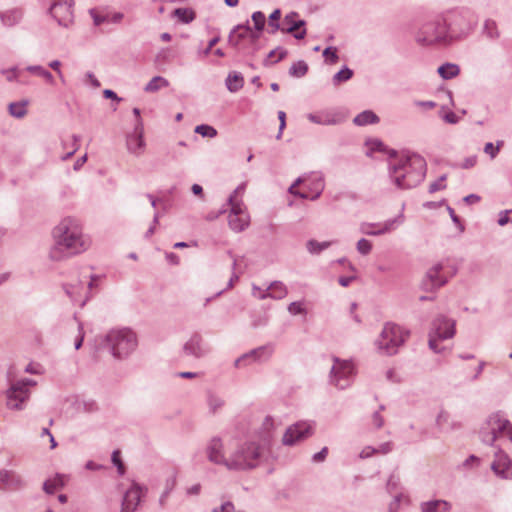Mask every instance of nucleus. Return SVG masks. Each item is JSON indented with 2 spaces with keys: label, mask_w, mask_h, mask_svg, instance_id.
<instances>
[{
  "label": "nucleus",
  "mask_w": 512,
  "mask_h": 512,
  "mask_svg": "<svg viewBox=\"0 0 512 512\" xmlns=\"http://www.w3.org/2000/svg\"><path fill=\"white\" fill-rule=\"evenodd\" d=\"M265 353H266V349L263 347L254 349V350L250 351L249 353H246V354L242 355L241 357H239L235 361V366L238 368L245 367L253 362H256L258 359L263 357Z\"/></svg>",
  "instance_id": "25"
},
{
  "label": "nucleus",
  "mask_w": 512,
  "mask_h": 512,
  "mask_svg": "<svg viewBox=\"0 0 512 512\" xmlns=\"http://www.w3.org/2000/svg\"><path fill=\"white\" fill-rule=\"evenodd\" d=\"M392 450V444L390 442L383 443L378 447L366 446L362 449L359 457L366 459L375 455H385Z\"/></svg>",
  "instance_id": "26"
},
{
  "label": "nucleus",
  "mask_w": 512,
  "mask_h": 512,
  "mask_svg": "<svg viewBox=\"0 0 512 512\" xmlns=\"http://www.w3.org/2000/svg\"><path fill=\"white\" fill-rule=\"evenodd\" d=\"M50 13L60 25L67 27L73 22L72 4L68 1H55L50 8Z\"/></svg>",
  "instance_id": "14"
},
{
  "label": "nucleus",
  "mask_w": 512,
  "mask_h": 512,
  "mask_svg": "<svg viewBox=\"0 0 512 512\" xmlns=\"http://www.w3.org/2000/svg\"><path fill=\"white\" fill-rule=\"evenodd\" d=\"M501 145L502 142H498L497 146H494L493 143H486L484 147V152L489 154L491 158H494L498 151L500 150Z\"/></svg>",
  "instance_id": "47"
},
{
  "label": "nucleus",
  "mask_w": 512,
  "mask_h": 512,
  "mask_svg": "<svg viewBox=\"0 0 512 512\" xmlns=\"http://www.w3.org/2000/svg\"><path fill=\"white\" fill-rule=\"evenodd\" d=\"M286 54V50L282 48L272 50L265 59V65L277 63L278 61L282 60L286 56Z\"/></svg>",
  "instance_id": "35"
},
{
  "label": "nucleus",
  "mask_w": 512,
  "mask_h": 512,
  "mask_svg": "<svg viewBox=\"0 0 512 512\" xmlns=\"http://www.w3.org/2000/svg\"><path fill=\"white\" fill-rule=\"evenodd\" d=\"M142 496V490L139 486L133 485L124 496L122 510L123 512H133Z\"/></svg>",
  "instance_id": "22"
},
{
  "label": "nucleus",
  "mask_w": 512,
  "mask_h": 512,
  "mask_svg": "<svg viewBox=\"0 0 512 512\" xmlns=\"http://www.w3.org/2000/svg\"><path fill=\"white\" fill-rule=\"evenodd\" d=\"M324 187L320 178H299L291 187L290 193L298 195L303 199H316Z\"/></svg>",
  "instance_id": "8"
},
{
  "label": "nucleus",
  "mask_w": 512,
  "mask_h": 512,
  "mask_svg": "<svg viewBox=\"0 0 512 512\" xmlns=\"http://www.w3.org/2000/svg\"><path fill=\"white\" fill-rule=\"evenodd\" d=\"M418 105L426 108V109H432L436 106V104L432 101H427V102H419Z\"/></svg>",
  "instance_id": "64"
},
{
  "label": "nucleus",
  "mask_w": 512,
  "mask_h": 512,
  "mask_svg": "<svg viewBox=\"0 0 512 512\" xmlns=\"http://www.w3.org/2000/svg\"><path fill=\"white\" fill-rule=\"evenodd\" d=\"M112 462L115 466H117L119 474H124L125 467L120 457V451L115 450L112 454Z\"/></svg>",
  "instance_id": "45"
},
{
  "label": "nucleus",
  "mask_w": 512,
  "mask_h": 512,
  "mask_svg": "<svg viewBox=\"0 0 512 512\" xmlns=\"http://www.w3.org/2000/svg\"><path fill=\"white\" fill-rule=\"evenodd\" d=\"M491 468L498 476L506 479L512 478V461L503 452H498L495 455Z\"/></svg>",
  "instance_id": "18"
},
{
  "label": "nucleus",
  "mask_w": 512,
  "mask_h": 512,
  "mask_svg": "<svg viewBox=\"0 0 512 512\" xmlns=\"http://www.w3.org/2000/svg\"><path fill=\"white\" fill-rule=\"evenodd\" d=\"M211 462L225 465L228 468L245 469L257 465L261 448L254 442L239 446L234 441L223 443L220 439L211 440L207 448Z\"/></svg>",
  "instance_id": "1"
},
{
  "label": "nucleus",
  "mask_w": 512,
  "mask_h": 512,
  "mask_svg": "<svg viewBox=\"0 0 512 512\" xmlns=\"http://www.w3.org/2000/svg\"><path fill=\"white\" fill-rule=\"evenodd\" d=\"M445 180H446V176H442L436 182L432 183L430 185V191L431 192H435V191H438V190H441V189L445 188V183H444Z\"/></svg>",
  "instance_id": "49"
},
{
  "label": "nucleus",
  "mask_w": 512,
  "mask_h": 512,
  "mask_svg": "<svg viewBox=\"0 0 512 512\" xmlns=\"http://www.w3.org/2000/svg\"><path fill=\"white\" fill-rule=\"evenodd\" d=\"M29 70H31V71L35 72L36 74H38L39 76L43 77L49 83L54 82L51 73L41 67H31V68H29Z\"/></svg>",
  "instance_id": "46"
},
{
  "label": "nucleus",
  "mask_w": 512,
  "mask_h": 512,
  "mask_svg": "<svg viewBox=\"0 0 512 512\" xmlns=\"http://www.w3.org/2000/svg\"><path fill=\"white\" fill-rule=\"evenodd\" d=\"M327 453H328V449L326 447L323 448L319 453H316L314 455V457H313L314 461H316V462L323 461L325 459Z\"/></svg>",
  "instance_id": "57"
},
{
  "label": "nucleus",
  "mask_w": 512,
  "mask_h": 512,
  "mask_svg": "<svg viewBox=\"0 0 512 512\" xmlns=\"http://www.w3.org/2000/svg\"><path fill=\"white\" fill-rule=\"evenodd\" d=\"M54 238L59 249L66 250L69 255L78 254L87 250L90 240L80 225L72 219H64L55 229Z\"/></svg>",
  "instance_id": "2"
},
{
  "label": "nucleus",
  "mask_w": 512,
  "mask_h": 512,
  "mask_svg": "<svg viewBox=\"0 0 512 512\" xmlns=\"http://www.w3.org/2000/svg\"><path fill=\"white\" fill-rule=\"evenodd\" d=\"M366 147L369 152H373V151H381L383 145L380 141L374 139V140H368L366 142Z\"/></svg>",
  "instance_id": "48"
},
{
  "label": "nucleus",
  "mask_w": 512,
  "mask_h": 512,
  "mask_svg": "<svg viewBox=\"0 0 512 512\" xmlns=\"http://www.w3.org/2000/svg\"><path fill=\"white\" fill-rule=\"evenodd\" d=\"M68 481V476L57 474L44 482L43 489L47 494H53L62 489Z\"/></svg>",
  "instance_id": "24"
},
{
  "label": "nucleus",
  "mask_w": 512,
  "mask_h": 512,
  "mask_svg": "<svg viewBox=\"0 0 512 512\" xmlns=\"http://www.w3.org/2000/svg\"><path fill=\"white\" fill-rule=\"evenodd\" d=\"M22 484V480L20 476L14 474L13 472L2 470L0 471V489H16L20 487Z\"/></svg>",
  "instance_id": "23"
},
{
  "label": "nucleus",
  "mask_w": 512,
  "mask_h": 512,
  "mask_svg": "<svg viewBox=\"0 0 512 512\" xmlns=\"http://www.w3.org/2000/svg\"><path fill=\"white\" fill-rule=\"evenodd\" d=\"M288 310L291 314L297 315L303 312L302 303L300 302H293L289 305Z\"/></svg>",
  "instance_id": "51"
},
{
  "label": "nucleus",
  "mask_w": 512,
  "mask_h": 512,
  "mask_svg": "<svg viewBox=\"0 0 512 512\" xmlns=\"http://www.w3.org/2000/svg\"><path fill=\"white\" fill-rule=\"evenodd\" d=\"M442 118L447 122V123H450V124H455L459 121V118L458 116L453 113V112H445L443 115H442Z\"/></svg>",
  "instance_id": "52"
},
{
  "label": "nucleus",
  "mask_w": 512,
  "mask_h": 512,
  "mask_svg": "<svg viewBox=\"0 0 512 512\" xmlns=\"http://www.w3.org/2000/svg\"><path fill=\"white\" fill-rule=\"evenodd\" d=\"M34 385L31 381H19L14 383L7 392V405L11 409H19L20 405L28 399L27 387Z\"/></svg>",
  "instance_id": "12"
},
{
  "label": "nucleus",
  "mask_w": 512,
  "mask_h": 512,
  "mask_svg": "<svg viewBox=\"0 0 512 512\" xmlns=\"http://www.w3.org/2000/svg\"><path fill=\"white\" fill-rule=\"evenodd\" d=\"M143 134V122L142 120H138L134 128V133L127 138V148L131 153L135 155H140L144 151L145 141L143 138Z\"/></svg>",
  "instance_id": "17"
},
{
  "label": "nucleus",
  "mask_w": 512,
  "mask_h": 512,
  "mask_svg": "<svg viewBox=\"0 0 512 512\" xmlns=\"http://www.w3.org/2000/svg\"><path fill=\"white\" fill-rule=\"evenodd\" d=\"M278 118H279V121H280V127H279V130H280V133L283 131V129L285 128L286 126V114L284 111H279L278 112Z\"/></svg>",
  "instance_id": "56"
},
{
  "label": "nucleus",
  "mask_w": 512,
  "mask_h": 512,
  "mask_svg": "<svg viewBox=\"0 0 512 512\" xmlns=\"http://www.w3.org/2000/svg\"><path fill=\"white\" fill-rule=\"evenodd\" d=\"M267 293H264L261 289L257 287H253V296L259 299H264L266 297H271L274 299H282L286 296L287 290L286 287L281 282L272 283L267 289Z\"/></svg>",
  "instance_id": "21"
},
{
  "label": "nucleus",
  "mask_w": 512,
  "mask_h": 512,
  "mask_svg": "<svg viewBox=\"0 0 512 512\" xmlns=\"http://www.w3.org/2000/svg\"><path fill=\"white\" fill-rule=\"evenodd\" d=\"M21 18H22L21 10L12 9V10L7 11L2 16V21L5 25L11 26V25L17 23L18 21H20Z\"/></svg>",
  "instance_id": "33"
},
{
  "label": "nucleus",
  "mask_w": 512,
  "mask_h": 512,
  "mask_svg": "<svg viewBox=\"0 0 512 512\" xmlns=\"http://www.w3.org/2000/svg\"><path fill=\"white\" fill-rule=\"evenodd\" d=\"M5 74L8 81H12L17 76V72L14 69L5 71Z\"/></svg>",
  "instance_id": "63"
},
{
  "label": "nucleus",
  "mask_w": 512,
  "mask_h": 512,
  "mask_svg": "<svg viewBox=\"0 0 512 512\" xmlns=\"http://www.w3.org/2000/svg\"><path fill=\"white\" fill-rule=\"evenodd\" d=\"M510 221H512V210L506 211L505 213L501 214L498 220V224L500 226H504Z\"/></svg>",
  "instance_id": "50"
},
{
  "label": "nucleus",
  "mask_w": 512,
  "mask_h": 512,
  "mask_svg": "<svg viewBox=\"0 0 512 512\" xmlns=\"http://www.w3.org/2000/svg\"><path fill=\"white\" fill-rule=\"evenodd\" d=\"M191 190L194 195L199 196V197L203 196V188L200 185H198V184L192 185Z\"/></svg>",
  "instance_id": "60"
},
{
  "label": "nucleus",
  "mask_w": 512,
  "mask_h": 512,
  "mask_svg": "<svg viewBox=\"0 0 512 512\" xmlns=\"http://www.w3.org/2000/svg\"><path fill=\"white\" fill-rule=\"evenodd\" d=\"M456 273L455 267L448 261H441L432 265L426 274V285L430 289L443 286L449 278Z\"/></svg>",
  "instance_id": "7"
},
{
  "label": "nucleus",
  "mask_w": 512,
  "mask_h": 512,
  "mask_svg": "<svg viewBox=\"0 0 512 512\" xmlns=\"http://www.w3.org/2000/svg\"><path fill=\"white\" fill-rule=\"evenodd\" d=\"M60 66H61V63H60L59 61H57V60L52 61V62L50 63V67H51L53 70H55V71L58 73V75H59L60 79H61L62 81H64L63 74H62V72H61V70H60Z\"/></svg>",
  "instance_id": "55"
},
{
  "label": "nucleus",
  "mask_w": 512,
  "mask_h": 512,
  "mask_svg": "<svg viewBox=\"0 0 512 512\" xmlns=\"http://www.w3.org/2000/svg\"><path fill=\"white\" fill-rule=\"evenodd\" d=\"M423 512H448L450 504L446 501L435 500L423 504Z\"/></svg>",
  "instance_id": "29"
},
{
  "label": "nucleus",
  "mask_w": 512,
  "mask_h": 512,
  "mask_svg": "<svg viewBox=\"0 0 512 512\" xmlns=\"http://www.w3.org/2000/svg\"><path fill=\"white\" fill-rule=\"evenodd\" d=\"M355 375V365L350 360L333 358V365L330 371V382L338 388H345L349 385L350 379Z\"/></svg>",
  "instance_id": "6"
},
{
  "label": "nucleus",
  "mask_w": 512,
  "mask_h": 512,
  "mask_svg": "<svg viewBox=\"0 0 512 512\" xmlns=\"http://www.w3.org/2000/svg\"><path fill=\"white\" fill-rule=\"evenodd\" d=\"M308 71V65L304 61L294 63L290 68V74L294 77H302Z\"/></svg>",
  "instance_id": "36"
},
{
  "label": "nucleus",
  "mask_w": 512,
  "mask_h": 512,
  "mask_svg": "<svg viewBox=\"0 0 512 512\" xmlns=\"http://www.w3.org/2000/svg\"><path fill=\"white\" fill-rule=\"evenodd\" d=\"M95 279L91 278L84 282L77 281L76 283H70L66 291L68 295L76 302H80L82 305L88 298V291L91 289Z\"/></svg>",
  "instance_id": "16"
},
{
  "label": "nucleus",
  "mask_w": 512,
  "mask_h": 512,
  "mask_svg": "<svg viewBox=\"0 0 512 512\" xmlns=\"http://www.w3.org/2000/svg\"><path fill=\"white\" fill-rule=\"evenodd\" d=\"M11 115L15 117H23L26 114V103L17 102L9 105Z\"/></svg>",
  "instance_id": "39"
},
{
  "label": "nucleus",
  "mask_w": 512,
  "mask_h": 512,
  "mask_svg": "<svg viewBox=\"0 0 512 512\" xmlns=\"http://www.w3.org/2000/svg\"><path fill=\"white\" fill-rule=\"evenodd\" d=\"M438 73L444 79H451L459 74V67L455 64H444L438 68Z\"/></svg>",
  "instance_id": "32"
},
{
  "label": "nucleus",
  "mask_w": 512,
  "mask_h": 512,
  "mask_svg": "<svg viewBox=\"0 0 512 512\" xmlns=\"http://www.w3.org/2000/svg\"><path fill=\"white\" fill-rule=\"evenodd\" d=\"M169 85V81L161 76L152 78L145 87L146 92H156L162 88H166Z\"/></svg>",
  "instance_id": "31"
},
{
  "label": "nucleus",
  "mask_w": 512,
  "mask_h": 512,
  "mask_svg": "<svg viewBox=\"0 0 512 512\" xmlns=\"http://www.w3.org/2000/svg\"><path fill=\"white\" fill-rule=\"evenodd\" d=\"M372 420L376 427H381L383 424L382 418H381L380 414H378V413H375L373 415Z\"/></svg>",
  "instance_id": "62"
},
{
  "label": "nucleus",
  "mask_w": 512,
  "mask_h": 512,
  "mask_svg": "<svg viewBox=\"0 0 512 512\" xmlns=\"http://www.w3.org/2000/svg\"><path fill=\"white\" fill-rule=\"evenodd\" d=\"M353 76V71L349 68H344L336 73L333 77V82L338 85L342 82L348 81Z\"/></svg>",
  "instance_id": "38"
},
{
  "label": "nucleus",
  "mask_w": 512,
  "mask_h": 512,
  "mask_svg": "<svg viewBox=\"0 0 512 512\" xmlns=\"http://www.w3.org/2000/svg\"><path fill=\"white\" fill-rule=\"evenodd\" d=\"M426 161L420 155H411L401 159L393 167L392 176L395 184L400 188H412L419 184L426 174Z\"/></svg>",
  "instance_id": "3"
},
{
  "label": "nucleus",
  "mask_w": 512,
  "mask_h": 512,
  "mask_svg": "<svg viewBox=\"0 0 512 512\" xmlns=\"http://www.w3.org/2000/svg\"><path fill=\"white\" fill-rule=\"evenodd\" d=\"M329 245H330L329 242L318 243L314 240H311L308 242L307 247L311 253H318V252L322 251L323 249H326L327 247H329Z\"/></svg>",
  "instance_id": "42"
},
{
  "label": "nucleus",
  "mask_w": 512,
  "mask_h": 512,
  "mask_svg": "<svg viewBox=\"0 0 512 512\" xmlns=\"http://www.w3.org/2000/svg\"><path fill=\"white\" fill-rule=\"evenodd\" d=\"M219 42V38L218 37H214L213 39H211L209 41V44L207 46V48L203 51V55L204 56H208L209 53L212 51V48Z\"/></svg>",
  "instance_id": "53"
},
{
  "label": "nucleus",
  "mask_w": 512,
  "mask_h": 512,
  "mask_svg": "<svg viewBox=\"0 0 512 512\" xmlns=\"http://www.w3.org/2000/svg\"><path fill=\"white\" fill-rule=\"evenodd\" d=\"M281 17V11L279 9L274 10L269 16V26L273 28L272 32L279 29L278 21Z\"/></svg>",
  "instance_id": "44"
},
{
  "label": "nucleus",
  "mask_w": 512,
  "mask_h": 512,
  "mask_svg": "<svg viewBox=\"0 0 512 512\" xmlns=\"http://www.w3.org/2000/svg\"><path fill=\"white\" fill-rule=\"evenodd\" d=\"M313 433V426L308 422H298L287 428L283 435L282 442L285 445H293L306 439Z\"/></svg>",
  "instance_id": "11"
},
{
  "label": "nucleus",
  "mask_w": 512,
  "mask_h": 512,
  "mask_svg": "<svg viewBox=\"0 0 512 512\" xmlns=\"http://www.w3.org/2000/svg\"><path fill=\"white\" fill-rule=\"evenodd\" d=\"M230 213L228 216L229 226L236 232H241L250 224V217L246 211V207L236 196L230 197Z\"/></svg>",
  "instance_id": "9"
},
{
  "label": "nucleus",
  "mask_w": 512,
  "mask_h": 512,
  "mask_svg": "<svg viewBox=\"0 0 512 512\" xmlns=\"http://www.w3.org/2000/svg\"><path fill=\"white\" fill-rule=\"evenodd\" d=\"M397 225H398L397 219H391V220L385 221L382 224L365 223V224H362L361 231L367 235L377 236V235H382V234H385V233H388V232L394 230L397 227Z\"/></svg>",
  "instance_id": "20"
},
{
  "label": "nucleus",
  "mask_w": 512,
  "mask_h": 512,
  "mask_svg": "<svg viewBox=\"0 0 512 512\" xmlns=\"http://www.w3.org/2000/svg\"><path fill=\"white\" fill-rule=\"evenodd\" d=\"M213 512H235V511H234V506H233V504H232V503H230V502H227V503L223 504V505L220 507V509H219V510H218V509H214V511H213Z\"/></svg>",
  "instance_id": "54"
},
{
  "label": "nucleus",
  "mask_w": 512,
  "mask_h": 512,
  "mask_svg": "<svg viewBox=\"0 0 512 512\" xmlns=\"http://www.w3.org/2000/svg\"><path fill=\"white\" fill-rule=\"evenodd\" d=\"M78 329H79V333H78V335L75 339V343H74V346L76 349H79L81 347L83 338H84L83 333L81 332V327L79 326Z\"/></svg>",
  "instance_id": "58"
},
{
  "label": "nucleus",
  "mask_w": 512,
  "mask_h": 512,
  "mask_svg": "<svg viewBox=\"0 0 512 512\" xmlns=\"http://www.w3.org/2000/svg\"><path fill=\"white\" fill-rule=\"evenodd\" d=\"M185 351L196 357H200L205 353V349L202 347L201 339L198 336L192 337L185 344Z\"/></svg>",
  "instance_id": "27"
},
{
  "label": "nucleus",
  "mask_w": 512,
  "mask_h": 512,
  "mask_svg": "<svg viewBox=\"0 0 512 512\" xmlns=\"http://www.w3.org/2000/svg\"><path fill=\"white\" fill-rule=\"evenodd\" d=\"M323 57L325 58V61L330 64H335L338 62V55H337V49L335 47H327L323 51Z\"/></svg>",
  "instance_id": "41"
},
{
  "label": "nucleus",
  "mask_w": 512,
  "mask_h": 512,
  "mask_svg": "<svg viewBox=\"0 0 512 512\" xmlns=\"http://www.w3.org/2000/svg\"><path fill=\"white\" fill-rule=\"evenodd\" d=\"M103 95H104L105 98H110V99H114V100H117V101L120 100L117 97L116 93L113 92L112 90H109V89L104 90Z\"/></svg>",
  "instance_id": "61"
},
{
  "label": "nucleus",
  "mask_w": 512,
  "mask_h": 512,
  "mask_svg": "<svg viewBox=\"0 0 512 512\" xmlns=\"http://www.w3.org/2000/svg\"><path fill=\"white\" fill-rule=\"evenodd\" d=\"M372 249V243L366 239H360L357 243V250L363 255L370 253Z\"/></svg>",
  "instance_id": "43"
},
{
  "label": "nucleus",
  "mask_w": 512,
  "mask_h": 512,
  "mask_svg": "<svg viewBox=\"0 0 512 512\" xmlns=\"http://www.w3.org/2000/svg\"><path fill=\"white\" fill-rule=\"evenodd\" d=\"M491 437L488 441L494 442L498 437L507 436L512 441V424L499 414L492 415L488 420Z\"/></svg>",
  "instance_id": "13"
},
{
  "label": "nucleus",
  "mask_w": 512,
  "mask_h": 512,
  "mask_svg": "<svg viewBox=\"0 0 512 512\" xmlns=\"http://www.w3.org/2000/svg\"><path fill=\"white\" fill-rule=\"evenodd\" d=\"M480 200V197L474 194L468 195L464 198V201L468 204L477 203Z\"/></svg>",
  "instance_id": "59"
},
{
  "label": "nucleus",
  "mask_w": 512,
  "mask_h": 512,
  "mask_svg": "<svg viewBox=\"0 0 512 512\" xmlns=\"http://www.w3.org/2000/svg\"><path fill=\"white\" fill-rule=\"evenodd\" d=\"M250 39L255 42L259 35L255 33L249 26L239 25L229 35V43L233 46H238L245 39Z\"/></svg>",
  "instance_id": "19"
},
{
  "label": "nucleus",
  "mask_w": 512,
  "mask_h": 512,
  "mask_svg": "<svg viewBox=\"0 0 512 512\" xmlns=\"http://www.w3.org/2000/svg\"><path fill=\"white\" fill-rule=\"evenodd\" d=\"M252 21H253L255 29H256L255 33H257L259 35V33L263 30V28L265 26V22H266L265 15L260 11L254 12L252 14Z\"/></svg>",
  "instance_id": "37"
},
{
  "label": "nucleus",
  "mask_w": 512,
  "mask_h": 512,
  "mask_svg": "<svg viewBox=\"0 0 512 512\" xmlns=\"http://www.w3.org/2000/svg\"><path fill=\"white\" fill-rule=\"evenodd\" d=\"M195 132L203 137L210 138L215 137L217 135L216 129L209 125H198L195 128Z\"/></svg>",
  "instance_id": "40"
},
{
  "label": "nucleus",
  "mask_w": 512,
  "mask_h": 512,
  "mask_svg": "<svg viewBox=\"0 0 512 512\" xmlns=\"http://www.w3.org/2000/svg\"><path fill=\"white\" fill-rule=\"evenodd\" d=\"M408 336V331L403 327L394 323H386L377 340V346L387 354H394Z\"/></svg>",
  "instance_id": "4"
},
{
  "label": "nucleus",
  "mask_w": 512,
  "mask_h": 512,
  "mask_svg": "<svg viewBox=\"0 0 512 512\" xmlns=\"http://www.w3.org/2000/svg\"><path fill=\"white\" fill-rule=\"evenodd\" d=\"M455 323L444 317L438 318L434 323V333L430 335L429 346L435 352H440L438 340L448 339L454 335Z\"/></svg>",
  "instance_id": "10"
},
{
  "label": "nucleus",
  "mask_w": 512,
  "mask_h": 512,
  "mask_svg": "<svg viewBox=\"0 0 512 512\" xmlns=\"http://www.w3.org/2000/svg\"><path fill=\"white\" fill-rule=\"evenodd\" d=\"M244 85V78L240 73L232 72L226 79V86L230 92L240 90Z\"/></svg>",
  "instance_id": "28"
},
{
  "label": "nucleus",
  "mask_w": 512,
  "mask_h": 512,
  "mask_svg": "<svg viewBox=\"0 0 512 512\" xmlns=\"http://www.w3.org/2000/svg\"><path fill=\"white\" fill-rule=\"evenodd\" d=\"M173 15L184 23L191 22L195 17L193 10L187 8L175 9Z\"/></svg>",
  "instance_id": "34"
},
{
  "label": "nucleus",
  "mask_w": 512,
  "mask_h": 512,
  "mask_svg": "<svg viewBox=\"0 0 512 512\" xmlns=\"http://www.w3.org/2000/svg\"><path fill=\"white\" fill-rule=\"evenodd\" d=\"M297 18L298 14L296 12L287 14L283 20L281 30L293 34L296 39H303L306 35V30L303 28L305 22Z\"/></svg>",
  "instance_id": "15"
},
{
  "label": "nucleus",
  "mask_w": 512,
  "mask_h": 512,
  "mask_svg": "<svg viewBox=\"0 0 512 512\" xmlns=\"http://www.w3.org/2000/svg\"><path fill=\"white\" fill-rule=\"evenodd\" d=\"M378 121V116L372 111H364L354 118V123L360 126L377 123Z\"/></svg>",
  "instance_id": "30"
},
{
  "label": "nucleus",
  "mask_w": 512,
  "mask_h": 512,
  "mask_svg": "<svg viewBox=\"0 0 512 512\" xmlns=\"http://www.w3.org/2000/svg\"><path fill=\"white\" fill-rule=\"evenodd\" d=\"M107 339L111 344L114 356L122 357L134 350L137 344L135 334L128 329L111 331Z\"/></svg>",
  "instance_id": "5"
}]
</instances>
